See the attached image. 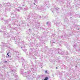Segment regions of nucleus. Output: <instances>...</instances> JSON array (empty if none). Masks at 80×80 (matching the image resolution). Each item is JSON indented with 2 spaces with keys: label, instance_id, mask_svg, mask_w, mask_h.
Instances as JSON below:
<instances>
[{
  "label": "nucleus",
  "instance_id": "f257e3e1",
  "mask_svg": "<svg viewBox=\"0 0 80 80\" xmlns=\"http://www.w3.org/2000/svg\"><path fill=\"white\" fill-rule=\"evenodd\" d=\"M48 79V78L47 77L45 78L44 80H47Z\"/></svg>",
  "mask_w": 80,
  "mask_h": 80
},
{
  "label": "nucleus",
  "instance_id": "f03ea898",
  "mask_svg": "<svg viewBox=\"0 0 80 80\" xmlns=\"http://www.w3.org/2000/svg\"><path fill=\"white\" fill-rule=\"evenodd\" d=\"M45 73H47V71L46 70V71H45Z\"/></svg>",
  "mask_w": 80,
  "mask_h": 80
},
{
  "label": "nucleus",
  "instance_id": "7ed1b4c3",
  "mask_svg": "<svg viewBox=\"0 0 80 80\" xmlns=\"http://www.w3.org/2000/svg\"><path fill=\"white\" fill-rule=\"evenodd\" d=\"M5 63H7V61H5Z\"/></svg>",
  "mask_w": 80,
  "mask_h": 80
},
{
  "label": "nucleus",
  "instance_id": "20e7f679",
  "mask_svg": "<svg viewBox=\"0 0 80 80\" xmlns=\"http://www.w3.org/2000/svg\"><path fill=\"white\" fill-rule=\"evenodd\" d=\"M8 55V52L7 54V55Z\"/></svg>",
  "mask_w": 80,
  "mask_h": 80
},
{
  "label": "nucleus",
  "instance_id": "39448f33",
  "mask_svg": "<svg viewBox=\"0 0 80 80\" xmlns=\"http://www.w3.org/2000/svg\"><path fill=\"white\" fill-rule=\"evenodd\" d=\"M56 69H57L58 68L57 67H56Z\"/></svg>",
  "mask_w": 80,
  "mask_h": 80
}]
</instances>
